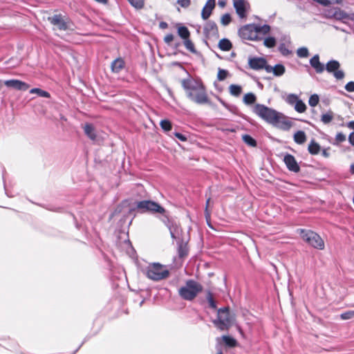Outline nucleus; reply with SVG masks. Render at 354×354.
<instances>
[{"mask_svg": "<svg viewBox=\"0 0 354 354\" xmlns=\"http://www.w3.org/2000/svg\"><path fill=\"white\" fill-rule=\"evenodd\" d=\"M180 82L190 100L199 104L209 102L205 87L201 82L195 81L191 77L183 79Z\"/></svg>", "mask_w": 354, "mask_h": 354, "instance_id": "obj_1", "label": "nucleus"}, {"mask_svg": "<svg viewBox=\"0 0 354 354\" xmlns=\"http://www.w3.org/2000/svg\"><path fill=\"white\" fill-rule=\"evenodd\" d=\"M203 286L194 279H188L184 286L178 289L179 296L184 300L192 301L203 291Z\"/></svg>", "mask_w": 354, "mask_h": 354, "instance_id": "obj_2", "label": "nucleus"}, {"mask_svg": "<svg viewBox=\"0 0 354 354\" xmlns=\"http://www.w3.org/2000/svg\"><path fill=\"white\" fill-rule=\"evenodd\" d=\"M144 273L149 279L155 281L166 279L169 275V270L159 263L149 264L145 270Z\"/></svg>", "mask_w": 354, "mask_h": 354, "instance_id": "obj_3", "label": "nucleus"}, {"mask_svg": "<svg viewBox=\"0 0 354 354\" xmlns=\"http://www.w3.org/2000/svg\"><path fill=\"white\" fill-rule=\"evenodd\" d=\"M214 326L220 330H227L232 324L229 307L221 308L218 310L217 317L213 320Z\"/></svg>", "mask_w": 354, "mask_h": 354, "instance_id": "obj_4", "label": "nucleus"}, {"mask_svg": "<svg viewBox=\"0 0 354 354\" xmlns=\"http://www.w3.org/2000/svg\"><path fill=\"white\" fill-rule=\"evenodd\" d=\"M298 231L302 239L310 246L318 250L324 248V242L318 234L304 229H299Z\"/></svg>", "mask_w": 354, "mask_h": 354, "instance_id": "obj_5", "label": "nucleus"}, {"mask_svg": "<svg viewBox=\"0 0 354 354\" xmlns=\"http://www.w3.org/2000/svg\"><path fill=\"white\" fill-rule=\"evenodd\" d=\"M140 213L150 212L156 214V212H163L164 207H162L159 203L151 201V200H143L136 203V207Z\"/></svg>", "mask_w": 354, "mask_h": 354, "instance_id": "obj_6", "label": "nucleus"}, {"mask_svg": "<svg viewBox=\"0 0 354 354\" xmlns=\"http://www.w3.org/2000/svg\"><path fill=\"white\" fill-rule=\"evenodd\" d=\"M254 112L267 122L272 124L277 111L263 104H257L254 108Z\"/></svg>", "mask_w": 354, "mask_h": 354, "instance_id": "obj_7", "label": "nucleus"}, {"mask_svg": "<svg viewBox=\"0 0 354 354\" xmlns=\"http://www.w3.org/2000/svg\"><path fill=\"white\" fill-rule=\"evenodd\" d=\"M272 124L283 131H288L292 126V121L283 113L277 111Z\"/></svg>", "mask_w": 354, "mask_h": 354, "instance_id": "obj_8", "label": "nucleus"}, {"mask_svg": "<svg viewBox=\"0 0 354 354\" xmlns=\"http://www.w3.org/2000/svg\"><path fill=\"white\" fill-rule=\"evenodd\" d=\"M240 37L247 40H258L255 24H248L243 26L239 30Z\"/></svg>", "mask_w": 354, "mask_h": 354, "instance_id": "obj_9", "label": "nucleus"}, {"mask_svg": "<svg viewBox=\"0 0 354 354\" xmlns=\"http://www.w3.org/2000/svg\"><path fill=\"white\" fill-rule=\"evenodd\" d=\"M161 215L160 219L164 223V224L169 228L170 234L172 239H176V234L178 231V226L174 224L170 218L169 213L164 208L163 212H158Z\"/></svg>", "mask_w": 354, "mask_h": 354, "instance_id": "obj_10", "label": "nucleus"}, {"mask_svg": "<svg viewBox=\"0 0 354 354\" xmlns=\"http://www.w3.org/2000/svg\"><path fill=\"white\" fill-rule=\"evenodd\" d=\"M339 62L337 60L332 59L327 62L325 69L328 73H333V76L337 80H342L345 76V73L343 71L339 70Z\"/></svg>", "mask_w": 354, "mask_h": 354, "instance_id": "obj_11", "label": "nucleus"}, {"mask_svg": "<svg viewBox=\"0 0 354 354\" xmlns=\"http://www.w3.org/2000/svg\"><path fill=\"white\" fill-rule=\"evenodd\" d=\"M48 21L53 26H56L60 30L69 29V21L61 14L54 15L48 17Z\"/></svg>", "mask_w": 354, "mask_h": 354, "instance_id": "obj_12", "label": "nucleus"}, {"mask_svg": "<svg viewBox=\"0 0 354 354\" xmlns=\"http://www.w3.org/2000/svg\"><path fill=\"white\" fill-rule=\"evenodd\" d=\"M234 7L238 16L241 18H245L250 6L249 3L245 0H234Z\"/></svg>", "mask_w": 354, "mask_h": 354, "instance_id": "obj_13", "label": "nucleus"}, {"mask_svg": "<svg viewBox=\"0 0 354 354\" xmlns=\"http://www.w3.org/2000/svg\"><path fill=\"white\" fill-rule=\"evenodd\" d=\"M203 32L207 38L219 37L218 29L216 24L213 21H208L204 26Z\"/></svg>", "mask_w": 354, "mask_h": 354, "instance_id": "obj_14", "label": "nucleus"}, {"mask_svg": "<svg viewBox=\"0 0 354 354\" xmlns=\"http://www.w3.org/2000/svg\"><path fill=\"white\" fill-rule=\"evenodd\" d=\"M283 162L289 171L295 173L300 171V167L292 155L286 153L283 157Z\"/></svg>", "mask_w": 354, "mask_h": 354, "instance_id": "obj_15", "label": "nucleus"}, {"mask_svg": "<svg viewBox=\"0 0 354 354\" xmlns=\"http://www.w3.org/2000/svg\"><path fill=\"white\" fill-rule=\"evenodd\" d=\"M4 84L8 87H12L19 91H26L29 88L30 86L19 80H6Z\"/></svg>", "mask_w": 354, "mask_h": 354, "instance_id": "obj_16", "label": "nucleus"}, {"mask_svg": "<svg viewBox=\"0 0 354 354\" xmlns=\"http://www.w3.org/2000/svg\"><path fill=\"white\" fill-rule=\"evenodd\" d=\"M267 61L263 57H250L248 59V64L253 70H261L265 67Z\"/></svg>", "mask_w": 354, "mask_h": 354, "instance_id": "obj_17", "label": "nucleus"}, {"mask_svg": "<svg viewBox=\"0 0 354 354\" xmlns=\"http://www.w3.org/2000/svg\"><path fill=\"white\" fill-rule=\"evenodd\" d=\"M215 0H207L201 12L203 19L206 20L210 17L213 9L215 8Z\"/></svg>", "mask_w": 354, "mask_h": 354, "instance_id": "obj_18", "label": "nucleus"}, {"mask_svg": "<svg viewBox=\"0 0 354 354\" xmlns=\"http://www.w3.org/2000/svg\"><path fill=\"white\" fill-rule=\"evenodd\" d=\"M310 66L315 70L316 73H322L325 70L324 65L319 62V55H315L310 59Z\"/></svg>", "mask_w": 354, "mask_h": 354, "instance_id": "obj_19", "label": "nucleus"}, {"mask_svg": "<svg viewBox=\"0 0 354 354\" xmlns=\"http://www.w3.org/2000/svg\"><path fill=\"white\" fill-rule=\"evenodd\" d=\"M124 61L123 59L119 57L113 60L111 63V71L113 73H118L120 72L124 67Z\"/></svg>", "mask_w": 354, "mask_h": 354, "instance_id": "obj_20", "label": "nucleus"}, {"mask_svg": "<svg viewBox=\"0 0 354 354\" xmlns=\"http://www.w3.org/2000/svg\"><path fill=\"white\" fill-rule=\"evenodd\" d=\"M308 151L311 155H317L321 151V147L313 139L308 145Z\"/></svg>", "mask_w": 354, "mask_h": 354, "instance_id": "obj_21", "label": "nucleus"}, {"mask_svg": "<svg viewBox=\"0 0 354 354\" xmlns=\"http://www.w3.org/2000/svg\"><path fill=\"white\" fill-rule=\"evenodd\" d=\"M218 48L223 51H229L232 48V44L228 39H222L219 41Z\"/></svg>", "mask_w": 354, "mask_h": 354, "instance_id": "obj_22", "label": "nucleus"}, {"mask_svg": "<svg viewBox=\"0 0 354 354\" xmlns=\"http://www.w3.org/2000/svg\"><path fill=\"white\" fill-rule=\"evenodd\" d=\"M178 35L183 39H187L190 37V32L186 26H180L178 27Z\"/></svg>", "mask_w": 354, "mask_h": 354, "instance_id": "obj_23", "label": "nucleus"}, {"mask_svg": "<svg viewBox=\"0 0 354 354\" xmlns=\"http://www.w3.org/2000/svg\"><path fill=\"white\" fill-rule=\"evenodd\" d=\"M229 90L230 94L235 97H239L242 93V87L236 84H231Z\"/></svg>", "mask_w": 354, "mask_h": 354, "instance_id": "obj_24", "label": "nucleus"}, {"mask_svg": "<svg viewBox=\"0 0 354 354\" xmlns=\"http://www.w3.org/2000/svg\"><path fill=\"white\" fill-rule=\"evenodd\" d=\"M243 140L250 147H254L257 146V141L250 134H243Z\"/></svg>", "mask_w": 354, "mask_h": 354, "instance_id": "obj_25", "label": "nucleus"}, {"mask_svg": "<svg viewBox=\"0 0 354 354\" xmlns=\"http://www.w3.org/2000/svg\"><path fill=\"white\" fill-rule=\"evenodd\" d=\"M30 93L32 94H35V93L37 94L39 96L42 97L48 98L50 97V95L48 92L44 91L39 88H33L32 89H30Z\"/></svg>", "mask_w": 354, "mask_h": 354, "instance_id": "obj_26", "label": "nucleus"}, {"mask_svg": "<svg viewBox=\"0 0 354 354\" xmlns=\"http://www.w3.org/2000/svg\"><path fill=\"white\" fill-rule=\"evenodd\" d=\"M88 138L92 141L94 144L101 145L103 142V138L101 134H86Z\"/></svg>", "mask_w": 354, "mask_h": 354, "instance_id": "obj_27", "label": "nucleus"}, {"mask_svg": "<svg viewBox=\"0 0 354 354\" xmlns=\"http://www.w3.org/2000/svg\"><path fill=\"white\" fill-rule=\"evenodd\" d=\"M222 339L226 346L230 348L234 347L236 344V341L234 338L227 335H223Z\"/></svg>", "mask_w": 354, "mask_h": 354, "instance_id": "obj_28", "label": "nucleus"}, {"mask_svg": "<svg viewBox=\"0 0 354 354\" xmlns=\"http://www.w3.org/2000/svg\"><path fill=\"white\" fill-rule=\"evenodd\" d=\"M183 44L185 46V48L190 51L191 53L194 54L197 53V50L195 48L194 43L189 39V38H187V39H185L183 41Z\"/></svg>", "mask_w": 354, "mask_h": 354, "instance_id": "obj_29", "label": "nucleus"}, {"mask_svg": "<svg viewBox=\"0 0 354 354\" xmlns=\"http://www.w3.org/2000/svg\"><path fill=\"white\" fill-rule=\"evenodd\" d=\"M273 69V73L275 76H281L286 71L285 67L282 64H276Z\"/></svg>", "mask_w": 354, "mask_h": 354, "instance_id": "obj_30", "label": "nucleus"}, {"mask_svg": "<svg viewBox=\"0 0 354 354\" xmlns=\"http://www.w3.org/2000/svg\"><path fill=\"white\" fill-rule=\"evenodd\" d=\"M256 96L252 93H247L243 97V102L246 104H254L256 101Z\"/></svg>", "mask_w": 354, "mask_h": 354, "instance_id": "obj_31", "label": "nucleus"}, {"mask_svg": "<svg viewBox=\"0 0 354 354\" xmlns=\"http://www.w3.org/2000/svg\"><path fill=\"white\" fill-rule=\"evenodd\" d=\"M178 254L180 258H184L188 254V249L186 245L179 244L178 248Z\"/></svg>", "mask_w": 354, "mask_h": 354, "instance_id": "obj_32", "label": "nucleus"}, {"mask_svg": "<svg viewBox=\"0 0 354 354\" xmlns=\"http://www.w3.org/2000/svg\"><path fill=\"white\" fill-rule=\"evenodd\" d=\"M207 300L209 303V308L212 309H216V303L215 300L213 298L212 293L210 290L207 291V296H206Z\"/></svg>", "mask_w": 354, "mask_h": 354, "instance_id": "obj_33", "label": "nucleus"}, {"mask_svg": "<svg viewBox=\"0 0 354 354\" xmlns=\"http://www.w3.org/2000/svg\"><path fill=\"white\" fill-rule=\"evenodd\" d=\"M256 29H257V35H258V33H262L263 35H266L270 32V26L266 25V24H265L263 26L256 25Z\"/></svg>", "mask_w": 354, "mask_h": 354, "instance_id": "obj_34", "label": "nucleus"}, {"mask_svg": "<svg viewBox=\"0 0 354 354\" xmlns=\"http://www.w3.org/2000/svg\"><path fill=\"white\" fill-rule=\"evenodd\" d=\"M295 109L299 113H304L306 109V104L299 99L295 105Z\"/></svg>", "mask_w": 354, "mask_h": 354, "instance_id": "obj_35", "label": "nucleus"}, {"mask_svg": "<svg viewBox=\"0 0 354 354\" xmlns=\"http://www.w3.org/2000/svg\"><path fill=\"white\" fill-rule=\"evenodd\" d=\"M161 128L165 131H169L171 130V123L168 120H163L160 123Z\"/></svg>", "mask_w": 354, "mask_h": 354, "instance_id": "obj_36", "label": "nucleus"}, {"mask_svg": "<svg viewBox=\"0 0 354 354\" xmlns=\"http://www.w3.org/2000/svg\"><path fill=\"white\" fill-rule=\"evenodd\" d=\"M229 73L227 70L218 68V74H217V79L218 81H223L225 80Z\"/></svg>", "mask_w": 354, "mask_h": 354, "instance_id": "obj_37", "label": "nucleus"}, {"mask_svg": "<svg viewBox=\"0 0 354 354\" xmlns=\"http://www.w3.org/2000/svg\"><path fill=\"white\" fill-rule=\"evenodd\" d=\"M263 44L268 48H272L276 45V39L273 37H269L265 39Z\"/></svg>", "mask_w": 354, "mask_h": 354, "instance_id": "obj_38", "label": "nucleus"}, {"mask_svg": "<svg viewBox=\"0 0 354 354\" xmlns=\"http://www.w3.org/2000/svg\"><path fill=\"white\" fill-rule=\"evenodd\" d=\"M354 317V310H348L340 315V318L342 320L351 319Z\"/></svg>", "mask_w": 354, "mask_h": 354, "instance_id": "obj_39", "label": "nucleus"}, {"mask_svg": "<svg viewBox=\"0 0 354 354\" xmlns=\"http://www.w3.org/2000/svg\"><path fill=\"white\" fill-rule=\"evenodd\" d=\"M297 56L299 57H307L309 55V52L307 48H299L297 51Z\"/></svg>", "mask_w": 354, "mask_h": 354, "instance_id": "obj_40", "label": "nucleus"}, {"mask_svg": "<svg viewBox=\"0 0 354 354\" xmlns=\"http://www.w3.org/2000/svg\"><path fill=\"white\" fill-rule=\"evenodd\" d=\"M231 22V16L230 14L226 13L221 17V23L223 26H226Z\"/></svg>", "mask_w": 354, "mask_h": 354, "instance_id": "obj_41", "label": "nucleus"}, {"mask_svg": "<svg viewBox=\"0 0 354 354\" xmlns=\"http://www.w3.org/2000/svg\"><path fill=\"white\" fill-rule=\"evenodd\" d=\"M298 100L299 98L297 95L295 94H289L286 98V102L291 105H295Z\"/></svg>", "mask_w": 354, "mask_h": 354, "instance_id": "obj_42", "label": "nucleus"}, {"mask_svg": "<svg viewBox=\"0 0 354 354\" xmlns=\"http://www.w3.org/2000/svg\"><path fill=\"white\" fill-rule=\"evenodd\" d=\"M319 96L317 94L312 95L308 100V104L310 106H315L319 102Z\"/></svg>", "mask_w": 354, "mask_h": 354, "instance_id": "obj_43", "label": "nucleus"}, {"mask_svg": "<svg viewBox=\"0 0 354 354\" xmlns=\"http://www.w3.org/2000/svg\"><path fill=\"white\" fill-rule=\"evenodd\" d=\"M306 140V134H294V140L297 144H302Z\"/></svg>", "mask_w": 354, "mask_h": 354, "instance_id": "obj_44", "label": "nucleus"}, {"mask_svg": "<svg viewBox=\"0 0 354 354\" xmlns=\"http://www.w3.org/2000/svg\"><path fill=\"white\" fill-rule=\"evenodd\" d=\"M279 50L284 56H288L291 54V50H290L284 44H281L279 46Z\"/></svg>", "mask_w": 354, "mask_h": 354, "instance_id": "obj_45", "label": "nucleus"}, {"mask_svg": "<svg viewBox=\"0 0 354 354\" xmlns=\"http://www.w3.org/2000/svg\"><path fill=\"white\" fill-rule=\"evenodd\" d=\"M129 2L135 8H140L144 5L143 0H128Z\"/></svg>", "mask_w": 354, "mask_h": 354, "instance_id": "obj_46", "label": "nucleus"}, {"mask_svg": "<svg viewBox=\"0 0 354 354\" xmlns=\"http://www.w3.org/2000/svg\"><path fill=\"white\" fill-rule=\"evenodd\" d=\"M333 119V116L331 113H325L322 115V121L324 124H327L330 122Z\"/></svg>", "mask_w": 354, "mask_h": 354, "instance_id": "obj_47", "label": "nucleus"}, {"mask_svg": "<svg viewBox=\"0 0 354 354\" xmlns=\"http://www.w3.org/2000/svg\"><path fill=\"white\" fill-rule=\"evenodd\" d=\"M177 3L181 7L187 8L191 5V0H177Z\"/></svg>", "mask_w": 354, "mask_h": 354, "instance_id": "obj_48", "label": "nucleus"}, {"mask_svg": "<svg viewBox=\"0 0 354 354\" xmlns=\"http://www.w3.org/2000/svg\"><path fill=\"white\" fill-rule=\"evenodd\" d=\"M334 17L338 19H345L346 17V14L339 10L338 11L335 12Z\"/></svg>", "mask_w": 354, "mask_h": 354, "instance_id": "obj_49", "label": "nucleus"}, {"mask_svg": "<svg viewBox=\"0 0 354 354\" xmlns=\"http://www.w3.org/2000/svg\"><path fill=\"white\" fill-rule=\"evenodd\" d=\"M210 201V198H208L206 201L205 209V216L206 219H210V212L208 210V206Z\"/></svg>", "mask_w": 354, "mask_h": 354, "instance_id": "obj_50", "label": "nucleus"}, {"mask_svg": "<svg viewBox=\"0 0 354 354\" xmlns=\"http://www.w3.org/2000/svg\"><path fill=\"white\" fill-rule=\"evenodd\" d=\"M345 89L348 92H353L354 91V82L351 81L348 82L345 85Z\"/></svg>", "mask_w": 354, "mask_h": 354, "instance_id": "obj_51", "label": "nucleus"}, {"mask_svg": "<svg viewBox=\"0 0 354 354\" xmlns=\"http://www.w3.org/2000/svg\"><path fill=\"white\" fill-rule=\"evenodd\" d=\"M346 139V134H336L335 141L338 143L345 141Z\"/></svg>", "mask_w": 354, "mask_h": 354, "instance_id": "obj_52", "label": "nucleus"}, {"mask_svg": "<svg viewBox=\"0 0 354 354\" xmlns=\"http://www.w3.org/2000/svg\"><path fill=\"white\" fill-rule=\"evenodd\" d=\"M174 39V36L172 35V34H167L165 37H164V41L167 44H169Z\"/></svg>", "mask_w": 354, "mask_h": 354, "instance_id": "obj_53", "label": "nucleus"}, {"mask_svg": "<svg viewBox=\"0 0 354 354\" xmlns=\"http://www.w3.org/2000/svg\"><path fill=\"white\" fill-rule=\"evenodd\" d=\"M84 131L85 133H92L93 131V126L92 124L87 123L84 126Z\"/></svg>", "mask_w": 354, "mask_h": 354, "instance_id": "obj_54", "label": "nucleus"}, {"mask_svg": "<svg viewBox=\"0 0 354 354\" xmlns=\"http://www.w3.org/2000/svg\"><path fill=\"white\" fill-rule=\"evenodd\" d=\"M180 141H186L187 140V134H174Z\"/></svg>", "mask_w": 354, "mask_h": 354, "instance_id": "obj_55", "label": "nucleus"}, {"mask_svg": "<svg viewBox=\"0 0 354 354\" xmlns=\"http://www.w3.org/2000/svg\"><path fill=\"white\" fill-rule=\"evenodd\" d=\"M273 68L272 66H270V65H267V64H265V67H263V68L266 70V71L267 73H271L272 72L273 73Z\"/></svg>", "mask_w": 354, "mask_h": 354, "instance_id": "obj_56", "label": "nucleus"}, {"mask_svg": "<svg viewBox=\"0 0 354 354\" xmlns=\"http://www.w3.org/2000/svg\"><path fill=\"white\" fill-rule=\"evenodd\" d=\"M328 149H324L322 151V155L324 157V158H328L330 156V153L328 151Z\"/></svg>", "mask_w": 354, "mask_h": 354, "instance_id": "obj_57", "label": "nucleus"}, {"mask_svg": "<svg viewBox=\"0 0 354 354\" xmlns=\"http://www.w3.org/2000/svg\"><path fill=\"white\" fill-rule=\"evenodd\" d=\"M159 27L161 29H165L168 27V24L167 22H165V21H161L160 24H159Z\"/></svg>", "mask_w": 354, "mask_h": 354, "instance_id": "obj_58", "label": "nucleus"}, {"mask_svg": "<svg viewBox=\"0 0 354 354\" xmlns=\"http://www.w3.org/2000/svg\"><path fill=\"white\" fill-rule=\"evenodd\" d=\"M348 140L349 142L354 146V134H349Z\"/></svg>", "mask_w": 354, "mask_h": 354, "instance_id": "obj_59", "label": "nucleus"}, {"mask_svg": "<svg viewBox=\"0 0 354 354\" xmlns=\"http://www.w3.org/2000/svg\"><path fill=\"white\" fill-rule=\"evenodd\" d=\"M346 126L351 130L354 131V121L349 122L346 124Z\"/></svg>", "mask_w": 354, "mask_h": 354, "instance_id": "obj_60", "label": "nucleus"}, {"mask_svg": "<svg viewBox=\"0 0 354 354\" xmlns=\"http://www.w3.org/2000/svg\"><path fill=\"white\" fill-rule=\"evenodd\" d=\"M47 209L50 211H53V212H61V210L62 209V207H56V208H53V207L48 208V207Z\"/></svg>", "mask_w": 354, "mask_h": 354, "instance_id": "obj_61", "label": "nucleus"}, {"mask_svg": "<svg viewBox=\"0 0 354 354\" xmlns=\"http://www.w3.org/2000/svg\"><path fill=\"white\" fill-rule=\"evenodd\" d=\"M328 2H329L328 0H319V1H318V3H319L324 6L328 5Z\"/></svg>", "mask_w": 354, "mask_h": 354, "instance_id": "obj_62", "label": "nucleus"}, {"mask_svg": "<svg viewBox=\"0 0 354 354\" xmlns=\"http://www.w3.org/2000/svg\"><path fill=\"white\" fill-rule=\"evenodd\" d=\"M350 172L354 174V164H352L350 167Z\"/></svg>", "mask_w": 354, "mask_h": 354, "instance_id": "obj_63", "label": "nucleus"}, {"mask_svg": "<svg viewBox=\"0 0 354 354\" xmlns=\"http://www.w3.org/2000/svg\"><path fill=\"white\" fill-rule=\"evenodd\" d=\"M83 343H84V342H82V343L79 346V347H78V348H77V349L73 352V354H75V353H76V352L80 349V348L82 346V345L83 344Z\"/></svg>", "mask_w": 354, "mask_h": 354, "instance_id": "obj_64", "label": "nucleus"}]
</instances>
